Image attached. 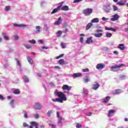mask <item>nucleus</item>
<instances>
[{
  "label": "nucleus",
  "mask_w": 128,
  "mask_h": 128,
  "mask_svg": "<svg viewBox=\"0 0 128 128\" xmlns=\"http://www.w3.org/2000/svg\"><path fill=\"white\" fill-rule=\"evenodd\" d=\"M84 34H80V42L82 44H84Z\"/></svg>",
  "instance_id": "obj_23"
},
{
  "label": "nucleus",
  "mask_w": 128,
  "mask_h": 128,
  "mask_svg": "<svg viewBox=\"0 0 128 128\" xmlns=\"http://www.w3.org/2000/svg\"><path fill=\"white\" fill-rule=\"evenodd\" d=\"M40 26H36V32H40Z\"/></svg>",
  "instance_id": "obj_40"
},
{
  "label": "nucleus",
  "mask_w": 128,
  "mask_h": 128,
  "mask_svg": "<svg viewBox=\"0 0 128 128\" xmlns=\"http://www.w3.org/2000/svg\"><path fill=\"white\" fill-rule=\"evenodd\" d=\"M23 126H24V128H28V124L26 122H24L23 123Z\"/></svg>",
  "instance_id": "obj_46"
},
{
  "label": "nucleus",
  "mask_w": 128,
  "mask_h": 128,
  "mask_svg": "<svg viewBox=\"0 0 128 128\" xmlns=\"http://www.w3.org/2000/svg\"><path fill=\"white\" fill-rule=\"evenodd\" d=\"M86 116H91L92 112H87L86 114Z\"/></svg>",
  "instance_id": "obj_49"
},
{
  "label": "nucleus",
  "mask_w": 128,
  "mask_h": 128,
  "mask_svg": "<svg viewBox=\"0 0 128 128\" xmlns=\"http://www.w3.org/2000/svg\"><path fill=\"white\" fill-rule=\"evenodd\" d=\"M106 30H112V28H106Z\"/></svg>",
  "instance_id": "obj_60"
},
{
  "label": "nucleus",
  "mask_w": 128,
  "mask_h": 128,
  "mask_svg": "<svg viewBox=\"0 0 128 128\" xmlns=\"http://www.w3.org/2000/svg\"><path fill=\"white\" fill-rule=\"evenodd\" d=\"M68 32V28H66L65 30L64 31V32L66 33Z\"/></svg>",
  "instance_id": "obj_63"
},
{
  "label": "nucleus",
  "mask_w": 128,
  "mask_h": 128,
  "mask_svg": "<svg viewBox=\"0 0 128 128\" xmlns=\"http://www.w3.org/2000/svg\"><path fill=\"white\" fill-rule=\"evenodd\" d=\"M2 34H3V38L4 40H10V37H8V36L6 35V34L3 33Z\"/></svg>",
  "instance_id": "obj_17"
},
{
  "label": "nucleus",
  "mask_w": 128,
  "mask_h": 128,
  "mask_svg": "<svg viewBox=\"0 0 128 128\" xmlns=\"http://www.w3.org/2000/svg\"><path fill=\"white\" fill-rule=\"evenodd\" d=\"M60 10L56 8L54 9V10L52 11V12H51V14H56V12H60Z\"/></svg>",
  "instance_id": "obj_26"
},
{
  "label": "nucleus",
  "mask_w": 128,
  "mask_h": 128,
  "mask_svg": "<svg viewBox=\"0 0 128 128\" xmlns=\"http://www.w3.org/2000/svg\"><path fill=\"white\" fill-rule=\"evenodd\" d=\"M113 8H114V12H116V10H118V8L116 7V6H113Z\"/></svg>",
  "instance_id": "obj_47"
},
{
  "label": "nucleus",
  "mask_w": 128,
  "mask_h": 128,
  "mask_svg": "<svg viewBox=\"0 0 128 128\" xmlns=\"http://www.w3.org/2000/svg\"><path fill=\"white\" fill-rule=\"evenodd\" d=\"M49 126H52V128H56V125H54V124H50Z\"/></svg>",
  "instance_id": "obj_48"
},
{
  "label": "nucleus",
  "mask_w": 128,
  "mask_h": 128,
  "mask_svg": "<svg viewBox=\"0 0 128 128\" xmlns=\"http://www.w3.org/2000/svg\"><path fill=\"white\" fill-rule=\"evenodd\" d=\"M56 116H57V118H58V120H62V117L60 116V112H56Z\"/></svg>",
  "instance_id": "obj_35"
},
{
  "label": "nucleus",
  "mask_w": 128,
  "mask_h": 128,
  "mask_svg": "<svg viewBox=\"0 0 128 128\" xmlns=\"http://www.w3.org/2000/svg\"><path fill=\"white\" fill-rule=\"evenodd\" d=\"M112 36V33L108 32L106 34V38H110Z\"/></svg>",
  "instance_id": "obj_38"
},
{
  "label": "nucleus",
  "mask_w": 128,
  "mask_h": 128,
  "mask_svg": "<svg viewBox=\"0 0 128 128\" xmlns=\"http://www.w3.org/2000/svg\"><path fill=\"white\" fill-rule=\"evenodd\" d=\"M99 22H100V19H98V18H93L91 20V22H96V23H98Z\"/></svg>",
  "instance_id": "obj_24"
},
{
  "label": "nucleus",
  "mask_w": 128,
  "mask_h": 128,
  "mask_svg": "<svg viewBox=\"0 0 128 128\" xmlns=\"http://www.w3.org/2000/svg\"><path fill=\"white\" fill-rule=\"evenodd\" d=\"M110 100V96H108L105 98V99L103 100V102H104V104H106V102H108V100Z\"/></svg>",
  "instance_id": "obj_12"
},
{
  "label": "nucleus",
  "mask_w": 128,
  "mask_h": 128,
  "mask_svg": "<svg viewBox=\"0 0 128 128\" xmlns=\"http://www.w3.org/2000/svg\"><path fill=\"white\" fill-rule=\"evenodd\" d=\"M76 128H82V124H80V123H78L76 125Z\"/></svg>",
  "instance_id": "obj_45"
},
{
  "label": "nucleus",
  "mask_w": 128,
  "mask_h": 128,
  "mask_svg": "<svg viewBox=\"0 0 128 128\" xmlns=\"http://www.w3.org/2000/svg\"><path fill=\"white\" fill-rule=\"evenodd\" d=\"M62 17H60L58 18V20L57 22H56L54 24V26H60L62 24Z\"/></svg>",
  "instance_id": "obj_8"
},
{
  "label": "nucleus",
  "mask_w": 128,
  "mask_h": 128,
  "mask_svg": "<svg viewBox=\"0 0 128 128\" xmlns=\"http://www.w3.org/2000/svg\"><path fill=\"white\" fill-rule=\"evenodd\" d=\"M10 104L11 106H14V100H12L10 101Z\"/></svg>",
  "instance_id": "obj_42"
},
{
  "label": "nucleus",
  "mask_w": 128,
  "mask_h": 128,
  "mask_svg": "<svg viewBox=\"0 0 128 128\" xmlns=\"http://www.w3.org/2000/svg\"><path fill=\"white\" fill-rule=\"evenodd\" d=\"M61 10L68 12V10H70V8H68V6L65 5L61 8Z\"/></svg>",
  "instance_id": "obj_10"
},
{
  "label": "nucleus",
  "mask_w": 128,
  "mask_h": 128,
  "mask_svg": "<svg viewBox=\"0 0 128 128\" xmlns=\"http://www.w3.org/2000/svg\"><path fill=\"white\" fill-rule=\"evenodd\" d=\"M105 66L104 64L100 63L96 65V68H97V70H102L103 68H104Z\"/></svg>",
  "instance_id": "obj_5"
},
{
  "label": "nucleus",
  "mask_w": 128,
  "mask_h": 128,
  "mask_svg": "<svg viewBox=\"0 0 128 128\" xmlns=\"http://www.w3.org/2000/svg\"><path fill=\"white\" fill-rule=\"evenodd\" d=\"M24 118H28V114H26V112H25V114H24Z\"/></svg>",
  "instance_id": "obj_59"
},
{
  "label": "nucleus",
  "mask_w": 128,
  "mask_h": 128,
  "mask_svg": "<svg viewBox=\"0 0 128 128\" xmlns=\"http://www.w3.org/2000/svg\"><path fill=\"white\" fill-rule=\"evenodd\" d=\"M54 94L57 96L59 98H56V99H52V102H60L62 104L64 101L66 100V95L64 94V92H58V90H56L54 92Z\"/></svg>",
  "instance_id": "obj_1"
},
{
  "label": "nucleus",
  "mask_w": 128,
  "mask_h": 128,
  "mask_svg": "<svg viewBox=\"0 0 128 128\" xmlns=\"http://www.w3.org/2000/svg\"><path fill=\"white\" fill-rule=\"evenodd\" d=\"M118 48L120 50H124L126 48V47H124V44H119Z\"/></svg>",
  "instance_id": "obj_11"
},
{
  "label": "nucleus",
  "mask_w": 128,
  "mask_h": 128,
  "mask_svg": "<svg viewBox=\"0 0 128 128\" xmlns=\"http://www.w3.org/2000/svg\"><path fill=\"white\" fill-rule=\"evenodd\" d=\"M84 80L86 82H90V78L88 76H86L84 78Z\"/></svg>",
  "instance_id": "obj_41"
},
{
  "label": "nucleus",
  "mask_w": 128,
  "mask_h": 128,
  "mask_svg": "<svg viewBox=\"0 0 128 128\" xmlns=\"http://www.w3.org/2000/svg\"><path fill=\"white\" fill-rule=\"evenodd\" d=\"M100 86V84L97 82H95L94 84H92V90H96Z\"/></svg>",
  "instance_id": "obj_6"
},
{
  "label": "nucleus",
  "mask_w": 128,
  "mask_h": 128,
  "mask_svg": "<svg viewBox=\"0 0 128 128\" xmlns=\"http://www.w3.org/2000/svg\"><path fill=\"white\" fill-rule=\"evenodd\" d=\"M62 32L61 30H58L57 32V36H62Z\"/></svg>",
  "instance_id": "obj_34"
},
{
  "label": "nucleus",
  "mask_w": 128,
  "mask_h": 128,
  "mask_svg": "<svg viewBox=\"0 0 128 128\" xmlns=\"http://www.w3.org/2000/svg\"><path fill=\"white\" fill-rule=\"evenodd\" d=\"M91 26H92V23L90 22L86 26V30H90Z\"/></svg>",
  "instance_id": "obj_22"
},
{
  "label": "nucleus",
  "mask_w": 128,
  "mask_h": 128,
  "mask_svg": "<svg viewBox=\"0 0 128 128\" xmlns=\"http://www.w3.org/2000/svg\"><path fill=\"white\" fill-rule=\"evenodd\" d=\"M111 30H112V32H116V29L112 28H111Z\"/></svg>",
  "instance_id": "obj_58"
},
{
  "label": "nucleus",
  "mask_w": 128,
  "mask_h": 128,
  "mask_svg": "<svg viewBox=\"0 0 128 128\" xmlns=\"http://www.w3.org/2000/svg\"><path fill=\"white\" fill-rule=\"evenodd\" d=\"M13 94H20V90L18 89H16L14 90Z\"/></svg>",
  "instance_id": "obj_25"
},
{
  "label": "nucleus",
  "mask_w": 128,
  "mask_h": 128,
  "mask_svg": "<svg viewBox=\"0 0 128 128\" xmlns=\"http://www.w3.org/2000/svg\"><path fill=\"white\" fill-rule=\"evenodd\" d=\"M118 18H120V16L118 14H115L112 16V18H111V20H112V22H116V20H118Z\"/></svg>",
  "instance_id": "obj_7"
},
{
  "label": "nucleus",
  "mask_w": 128,
  "mask_h": 128,
  "mask_svg": "<svg viewBox=\"0 0 128 128\" xmlns=\"http://www.w3.org/2000/svg\"><path fill=\"white\" fill-rule=\"evenodd\" d=\"M82 0H74V2L76 4V2H82Z\"/></svg>",
  "instance_id": "obj_51"
},
{
  "label": "nucleus",
  "mask_w": 128,
  "mask_h": 128,
  "mask_svg": "<svg viewBox=\"0 0 128 128\" xmlns=\"http://www.w3.org/2000/svg\"><path fill=\"white\" fill-rule=\"evenodd\" d=\"M94 36H96V38H100V36H102V33L95 34Z\"/></svg>",
  "instance_id": "obj_29"
},
{
  "label": "nucleus",
  "mask_w": 128,
  "mask_h": 128,
  "mask_svg": "<svg viewBox=\"0 0 128 128\" xmlns=\"http://www.w3.org/2000/svg\"><path fill=\"white\" fill-rule=\"evenodd\" d=\"M35 108L36 110H42V105L40 104H35Z\"/></svg>",
  "instance_id": "obj_21"
},
{
  "label": "nucleus",
  "mask_w": 128,
  "mask_h": 128,
  "mask_svg": "<svg viewBox=\"0 0 128 128\" xmlns=\"http://www.w3.org/2000/svg\"><path fill=\"white\" fill-rule=\"evenodd\" d=\"M15 60L16 61L17 64L19 66H20V61L18 60V58H15Z\"/></svg>",
  "instance_id": "obj_43"
},
{
  "label": "nucleus",
  "mask_w": 128,
  "mask_h": 128,
  "mask_svg": "<svg viewBox=\"0 0 128 128\" xmlns=\"http://www.w3.org/2000/svg\"><path fill=\"white\" fill-rule=\"evenodd\" d=\"M72 76L73 78H79L80 76H82V74H80V73H75V74H74L72 75Z\"/></svg>",
  "instance_id": "obj_13"
},
{
  "label": "nucleus",
  "mask_w": 128,
  "mask_h": 128,
  "mask_svg": "<svg viewBox=\"0 0 128 128\" xmlns=\"http://www.w3.org/2000/svg\"><path fill=\"white\" fill-rule=\"evenodd\" d=\"M82 14L86 16H90L92 14V8H87L82 10Z\"/></svg>",
  "instance_id": "obj_3"
},
{
  "label": "nucleus",
  "mask_w": 128,
  "mask_h": 128,
  "mask_svg": "<svg viewBox=\"0 0 128 128\" xmlns=\"http://www.w3.org/2000/svg\"><path fill=\"white\" fill-rule=\"evenodd\" d=\"M26 58L30 64H34V61H32V58H30V56H27Z\"/></svg>",
  "instance_id": "obj_14"
},
{
  "label": "nucleus",
  "mask_w": 128,
  "mask_h": 128,
  "mask_svg": "<svg viewBox=\"0 0 128 128\" xmlns=\"http://www.w3.org/2000/svg\"><path fill=\"white\" fill-rule=\"evenodd\" d=\"M60 46H61L62 48H66V44L61 43Z\"/></svg>",
  "instance_id": "obj_31"
},
{
  "label": "nucleus",
  "mask_w": 128,
  "mask_h": 128,
  "mask_svg": "<svg viewBox=\"0 0 128 128\" xmlns=\"http://www.w3.org/2000/svg\"><path fill=\"white\" fill-rule=\"evenodd\" d=\"M124 31H125V32H128V28H124Z\"/></svg>",
  "instance_id": "obj_64"
},
{
  "label": "nucleus",
  "mask_w": 128,
  "mask_h": 128,
  "mask_svg": "<svg viewBox=\"0 0 128 128\" xmlns=\"http://www.w3.org/2000/svg\"><path fill=\"white\" fill-rule=\"evenodd\" d=\"M0 100H4V96H2V94H0Z\"/></svg>",
  "instance_id": "obj_54"
},
{
  "label": "nucleus",
  "mask_w": 128,
  "mask_h": 128,
  "mask_svg": "<svg viewBox=\"0 0 128 128\" xmlns=\"http://www.w3.org/2000/svg\"><path fill=\"white\" fill-rule=\"evenodd\" d=\"M113 94H120V89L116 90Z\"/></svg>",
  "instance_id": "obj_27"
},
{
  "label": "nucleus",
  "mask_w": 128,
  "mask_h": 128,
  "mask_svg": "<svg viewBox=\"0 0 128 128\" xmlns=\"http://www.w3.org/2000/svg\"><path fill=\"white\" fill-rule=\"evenodd\" d=\"M82 72H90V70L88 68L83 69Z\"/></svg>",
  "instance_id": "obj_39"
},
{
  "label": "nucleus",
  "mask_w": 128,
  "mask_h": 128,
  "mask_svg": "<svg viewBox=\"0 0 128 128\" xmlns=\"http://www.w3.org/2000/svg\"><path fill=\"white\" fill-rule=\"evenodd\" d=\"M24 46H25V48H28V49L32 48V46H30L28 44H24Z\"/></svg>",
  "instance_id": "obj_32"
},
{
  "label": "nucleus",
  "mask_w": 128,
  "mask_h": 128,
  "mask_svg": "<svg viewBox=\"0 0 128 128\" xmlns=\"http://www.w3.org/2000/svg\"><path fill=\"white\" fill-rule=\"evenodd\" d=\"M34 117L35 118H38L40 116H38V114H36L35 116H34Z\"/></svg>",
  "instance_id": "obj_55"
},
{
  "label": "nucleus",
  "mask_w": 128,
  "mask_h": 128,
  "mask_svg": "<svg viewBox=\"0 0 128 128\" xmlns=\"http://www.w3.org/2000/svg\"><path fill=\"white\" fill-rule=\"evenodd\" d=\"M114 112H116V111L114 110H110L108 111V116L109 118H110L112 114H114Z\"/></svg>",
  "instance_id": "obj_16"
},
{
  "label": "nucleus",
  "mask_w": 128,
  "mask_h": 128,
  "mask_svg": "<svg viewBox=\"0 0 128 128\" xmlns=\"http://www.w3.org/2000/svg\"><path fill=\"white\" fill-rule=\"evenodd\" d=\"M126 66L124 64H115L114 66L110 67V70H112V72H118V70H120L121 68H122V66Z\"/></svg>",
  "instance_id": "obj_2"
},
{
  "label": "nucleus",
  "mask_w": 128,
  "mask_h": 128,
  "mask_svg": "<svg viewBox=\"0 0 128 128\" xmlns=\"http://www.w3.org/2000/svg\"><path fill=\"white\" fill-rule=\"evenodd\" d=\"M14 38L15 40H18V35L14 36Z\"/></svg>",
  "instance_id": "obj_50"
},
{
  "label": "nucleus",
  "mask_w": 128,
  "mask_h": 128,
  "mask_svg": "<svg viewBox=\"0 0 128 128\" xmlns=\"http://www.w3.org/2000/svg\"><path fill=\"white\" fill-rule=\"evenodd\" d=\"M68 24L65 23L64 26H63V28H68Z\"/></svg>",
  "instance_id": "obj_53"
},
{
  "label": "nucleus",
  "mask_w": 128,
  "mask_h": 128,
  "mask_svg": "<svg viewBox=\"0 0 128 128\" xmlns=\"http://www.w3.org/2000/svg\"><path fill=\"white\" fill-rule=\"evenodd\" d=\"M59 64H61L62 66H64V59H60L59 60Z\"/></svg>",
  "instance_id": "obj_28"
},
{
  "label": "nucleus",
  "mask_w": 128,
  "mask_h": 128,
  "mask_svg": "<svg viewBox=\"0 0 128 128\" xmlns=\"http://www.w3.org/2000/svg\"><path fill=\"white\" fill-rule=\"evenodd\" d=\"M14 26H19L20 28H26V25H24V24H14Z\"/></svg>",
  "instance_id": "obj_20"
},
{
  "label": "nucleus",
  "mask_w": 128,
  "mask_h": 128,
  "mask_svg": "<svg viewBox=\"0 0 128 128\" xmlns=\"http://www.w3.org/2000/svg\"><path fill=\"white\" fill-rule=\"evenodd\" d=\"M10 10V6H6L5 7V10H6V12H8V10Z\"/></svg>",
  "instance_id": "obj_37"
},
{
  "label": "nucleus",
  "mask_w": 128,
  "mask_h": 128,
  "mask_svg": "<svg viewBox=\"0 0 128 128\" xmlns=\"http://www.w3.org/2000/svg\"><path fill=\"white\" fill-rule=\"evenodd\" d=\"M92 37H89L87 38L86 40V44H92L94 42V41L92 40Z\"/></svg>",
  "instance_id": "obj_9"
},
{
  "label": "nucleus",
  "mask_w": 128,
  "mask_h": 128,
  "mask_svg": "<svg viewBox=\"0 0 128 128\" xmlns=\"http://www.w3.org/2000/svg\"><path fill=\"white\" fill-rule=\"evenodd\" d=\"M38 42H40V44H44V42L42 40H39Z\"/></svg>",
  "instance_id": "obj_57"
},
{
  "label": "nucleus",
  "mask_w": 128,
  "mask_h": 128,
  "mask_svg": "<svg viewBox=\"0 0 128 128\" xmlns=\"http://www.w3.org/2000/svg\"><path fill=\"white\" fill-rule=\"evenodd\" d=\"M62 90H64V92H70L72 90V86L64 84L62 87Z\"/></svg>",
  "instance_id": "obj_4"
},
{
  "label": "nucleus",
  "mask_w": 128,
  "mask_h": 128,
  "mask_svg": "<svg viewBox=\"0 0 128 128\" xmlns=\"http://www.w3.org/2000/svg\"><path fill=\"white\" fill-rule=\"evenodd\" d=\"M62 118H61V120H59V121L58 122V124H62Z\"/></svg>",
  "instance_id": "obj_56"
},
{
  "label": "nucleus",
  "mask_w": 128,
  "mask_h": 128,
  "mask_svg": "<svg viewBox=\"0 0 128 128\" xmlns=\"http://www.w3.org/2000/svg\"><path fill=\"white\" fill-rule=\"evenodd\" d=\"M52 114V110H49L46 114L48 116H50V114Z\"/></svg>",
  "instance_id": "obj_30"
},
{
  "label": "nucleus",
  "mask_w": 128,
  "mask_h": 128,
  "mask_svg": "<svg viewBox=\"0 0 128 128\" xmlns=\"http://www.w3.org/2000/svg\"><path fill=\"white\" fill-rule=\"evenodd\" d=\"M102 32V29H98L96 30V32Z\"/></svg>",
  "instance_id": "obj_52"
},
{
  "label": "nucleus",
  "mask_w": 128,
  "mask_h": 128,
  "mask_svg": "<svg viewBox=\"0 0 128 128\" xmlns=\"http://www.w3.org/2000/svg\"><path fill=\"white\" fill-rule=\"evenodd\" d=\"M114 54H118V51H114Z\"/></svg>",
  "instance_id": "obj_62"
},
{
  "label": "nucleus",
  "mask_w": 128,
  "mask_h": 128,
  "mask_svg": "<svg viewBox=\"0 0 128 128\" xmlns=\"http://www.w3.org/2000/svg\"><path fill=\"white\" fill-rule=\"evenodd\" d=\"M44 48L46 49V50H48V47L43 46V47L42 48V50H44Z\"/></svg>",
  "instance_id": "obj_61"
},
{
  "label": "nucleus",
  "mask_w": 128,
  "mask_h": 128,
  "mask_svg": "<svg viewBox=\"0 0 128 128\" xmlns=\"http://www.w3.org/2000/svg\"><path fill=\"white\" fill-rule=\"evenodd\" d=\"M62 4H64V2H60L58 4V6H57V8L59 10H60V8H62Z\"/></svg>",
  "instance_id": "obj_18"
},
{
  "label": "nucleus",
  "mask_w": 128,
  "mask_h": 128,
  "mask_svg": "<svg viewBox=\"0 0 128 128\" xmlns=\"http://www.w3.org/2000/svg\"><path fill=\"white\" fill-rule=\"evenodd\" d=\"M24 80H25L24 82H29L28 78L26 76V75H24Z\"/></svg>",
  "instance_id": "obj_33"
},
{
  "label": "nucleus",
  "mask_w": 128,
  "mask_h": 128,
  "mask_svg": "<svg viewBox=\"0 0 128 128\" xmlns=\"http://www.w3.org/2000/svg\"><path fill=\"white\" fill-rule=\"evenodd\" d=\"M116 4L118 6H120L126 5V4L124 2L123 0H120L118 2H117Z\"/></svg>",
  "instance_id": "obj_19"
},
{
  "label": "nucleus",
  "mask_w": 128,
  "mask_h": 128,
  "mask_svg": "<svg viewBox=\"0 0 128 128\" xmlns=\"http://www.w3.org/2000/svg\"><path fill=\"white\" fill-rule=\"evenodd\" d=\"M30 124L31 126H36V128H38V124L36 123V122H30Z\"/></svg>",
  "instance_id": "obj_15"
},
{
  "label": "nucleus",
  "mask_w": 128,
  "mask_h": 128,
  "mask_svg": "<svg viewBox=\"0 0 128 128\" xmlns=\"http://www.w3.org/2000/svg\"><path fill=\"white\" fill-rule=\"evenodd\" d=\"M29 42H30V44H36V41L34 40H29Z\"/></svg>",
  "instance_id": "obj_44"
},
{
  "label": "nucleus",
  "mask_w": 128,
  "mask_h": 128,
  "mask_svg": "<svg viewBox=\"0 0 128 128\" xmlns=\"http://www.w3.org/2000/svg\"><path fill=\"white\" fill-rule=\"evenodd\" d=\"M64 56V54H61L59 56H56V60H58V58H62Z\"/></svg>",
  "instance_id": "obj_36"
}]
</instances>
